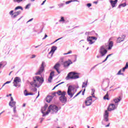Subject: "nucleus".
<instances>
[{
    "label": "nucleus",
    "instance_id": "18",
    "mask_svg": "<svg viewBox=\"0 0 128 128\" xmlns=\"http://www.w3.org/2000/svg\"><path fill=\"white\" fill-rule=\"evenodd\" d=\"M110 2L112 8H114V6H116V3L118 2V0H115L114 1L112 0H110Z\"/></svg>",
    "mask_w": 128,
    "mask_h": 128
},
{
    "label": "nucleus",
    "instance_id": "36",
    "mask_svg": "<svg viewBox=\"0 0 128 128\" xmlns=\"http://www.w3.org/2000/svg\"><path fill=\"white\" fill-rule=\"evenodd\" d=\"M82 90L80 91L74 98H76V96H78L79 94H80L82 93Z\"/></svg>",
    "mask_w": 128,
    "mask_h": 128
},
{
    "label": "nucleus",
    "instance_id": "16",
    "mask_svg": "<svg viewBox=\"0 0 128 128\" xmlns=\"http://www.w3.org/2000/svg\"><path fill=\"white\" fill-rule=\"evenodd\" d=\"M60 64L59 63H57L55 64V66L54 67V70H56L58 74H60V71L58 70V68H60Z\"/></svg>",
    "mask_w": 128,
    "mask_h": 128
},
{
    "label": "nucleus",
    "instance_id": "2",
    "mask_svg": "<svg viewBox=\"0 0 128 128\" xmlns=\"http://www.w3.org/2000/svg\"><path fill=\"white\" fill-rule=\"evenodd\" d=\"M118 108V106L114 104H110L108 108V110H105V112L103 116V120L104 122H108V114L110 113L108 112H112V110H114L116 108Z\"/></svg>",
    "mask_w": 128,
    "mask_h": 128
},
{
    "label": "nucleus",
    "instance_id": "45",
    "mask_svg": "<svg viewBox=\"0 0 128 128\" xmlns=\"http://www.w3.org/2000/svg\"><path fill=\"white\" fill-rule=\"evenodd\" d=\"M62 37L58 38V39L56 40L54 42H58V40H62Z\"/></svg>",
    "mask_w": 128,
    "mask_h": 128
},
{
    "label": "nucleus",
    "instance_id": "47",
    "mask_svg": "<svg viewBox=\"0 0 128 128\" xmlns=\"http://www.w3.org/2000/svg\"><path fill=\"white\" fill-rule=\"evenodd\" d=\"M48 36L46 35V34H45L44 38H42V40H46V38H48Z\"/></svg>",
    "mask_w": 128,
    "mask_h": 128
},
{
    "label": "nucleus",
    "instance_id": "6",
    "mask_svg": "<svg viewBox=\"0 0 128 128\" xmlns=\"http://www.w3.org/2000/svg\"><path fill=\"white\" fill-rule=\"evenodd\" d=\"M22 80L20 77H16L14 78L13 84L14 86H16V88H20V82Z\"/></svg>",
    "mask_w": 128,
    "mask_h": 128
},
{
    "label": "nucleus",
    "instance_id": "12",
    "mask_svg": "<svg viewBox=\"0 0 128 128\" xmlns=\"http://www.w3.org/2000/svg\"><path fill=\"white\" fill-rule=\"evenodd\" d=\"M59 100L60 102H62V104H66L67 100L66 97V94H63L62 96H60L59 98Z\"/></svg>",
    "mask_w": 128,
    "mask_h": 128
},
{
    "label": "nucleus",
    "instance_id": "11",
    "mask_svg": "<svg viewBox=\"0 0 128 128\" xmlns=\"http://www.w3.org/2000/svg\"><path fill=\"white\" fill-rule=\"evenodd\" d=\"M48 104H45L44 106L42 108L41 111H42V116H48V114H46V113L44 112L46 110V108H48Z\"/></svg>",
    "mask_w": 128,
    "mask_h": 128
},
{
    "label": "nucleus",
    "instance_id": "8",
    "mask_svg": "<svg viewBox=\"0 0 128 128\" xmlns=\"http://www.w3.org/2000/svg\"><path fill=\"white\" fill-rule=\"evenodd\" d=\"M98 38L96 36H88L87 37V41L89 42V44H94V42L92 40H96Z\"/></svg>",
    "mask_w": 128,
    "mask_h": 128
},
{
    "label": "nucleus",
    "instance_id": "5",
    "mask_svg": "<svg viewBox=\"0 0 128 128\" xmlns=\"http://www.w3.org/2000/svg\"><path fill=\"white\" fill-rule=\"evenodd\" d=\"M76 74H78V72H69L66 77V80H76V78H80V76Z\"/></svg>",
    "mask_w": 128,
    "mask_h": 128
},
{
    "label": "nucleus",
    "instance_id": "53",
    "mask_svg": "<svg viewBox=\"0 0 128 128\" xmlns=\"http://www.w3.org/2000/svg\"><path fill=\"white\" fill-rule=\"evenodd\" d=\"M85 34L86 36H90V32H86L85 33Z\"/></svg>",
    "mask_w": 128,
    "mask_h": 128
},
{
    "label": "nucleus",
    "instance_id": "63",
    "mask_svg": "<svg viewBox=\"0 0 128 128\" xmlns=\"http://www.w3.org/2000/svg\"><path fill=\"white\" fill-rule=\"evenodd\" d=\"M38 46H40V45H38V46H35L36 48H38Z\"/></svg>",
    "mask_w": 128,
    "mask_h": 128
},
{
    "label": "nucleus",
    "instance_id": "34",
    "mask_svg": "<svg viewBox=\"0 0 128 128\" xmlns=\"http://www.w3.org/2000/svg\"><path fill=\"white\" fill-rule=\"evenodd\" d=\"M122 70L121 69V70H120L119 71H118V72L117 73V76H120V75H122V74H124V73H122Z\"/></svg>",
    "mask_w": 128,
    "mask_h": 128
},
{
    "label": "nucleus",
    "instance_id": "10",
    "mask_svg": "<svg viewBox=\"0 0 128 128\" xmlns=\"http://www.w3.org/2000/svg\"><path fill=\"white\" fill-rule=\"evenodd\" d=\"M92 96H90L89 97L86 98L85 101V104L87 106H90L92 104Z\"/></svg>",
    "mask_w": 128,
    "mask_h": 128
},
{
    "label": "nucleus",
    "instance_id": "50",
    "mask_svg": "<svg viewBox=\"0 0 128 128\" xmlns=\"http://www.w3.org/2000/svg\"><path fill=\"white\" fill-rule=\"evenodd\" d=\"M94 32H89V36H92V34Z\"/></svg>",
    "mask_w": 128,
    "mask_h": 128
},
{
    "label": "nucleus",
    "instance_id": "19",
    "mask_svg": "<svg viewBox=\"0 0 128 128\" xmlns=\"http://www.w3.org/2000/svg\"><path fill=\"white\" fill-rule=\"evenodd\" d=\"M56 94H58V96H63V94H66V92L65 91L62 92V90H59L56 92Z\"/></svg>",
    "mask_w": 128,
    "mask_h": 128
},
{
    "label": "nucleus",
    "instance_id": "39",
    "mask_svg": "<svg viewBox=\"0 0 128 128\" xmlns=\"http://www.w3.org/2000/svg\"><path fill=\"white\" fill-rule=\"evenodd\" d=\"M97 66H98V64H97L95 65L94 66L92 67L90 70V72H92V70H94V68H96V67Z\"/></svg>",
    "mask_w": 128,
    "mask_h": 128
},
{
    "label": "nucleus",
    "instance_id": "56",
    "mask_svg": "<svg viewBox=\"0 0 128 128\" xmlns=\"http://www.w3.org/2000/svg\"><path fill=\"white\" fill-rule=\"evenodd\" d=\"M46 2V0H44L42 4H41V6H44V2Z\"/></svg>",
    "mask_w": 128,
    "mask_h": 128
},
{
    "label": "nucleus",
    "instance_id": "28",
    "mask_svg": "<svg viewBox=\"0 0 128 128\" xmlns=\"http://www.w3.org/2000/svg\"><path fill=\"white\" fill-rule=\"evenodd\" d=\"M86 86H88V81H86V82H84L82 83V88H86Z\"/></svg>",
    "mask_w": 128,
    "mask_h": 128
},
{
    "label": "nucleus",
    "instance_id": "33",
    "mask_svg": "<svg viewBox=\"0 0 128 128\" xmlns=\"http://www.w3.org/2000/svg\"><path fill=\"white\" fill-rule=\"evenodd\" d=\"M24 0H13V2H17V4H20V2H22Z\"/></svg>",
    "mask_w": 128,
    "mask_h": 128
},
{
    "label": "nucleus",
    "instance_id": "62",
    "mask_svg": "<svg viewBox=\"0 0 128 128\" xmlns=\"http://www.w3.org/2000/svg\"><path fill=\"white\" fill-rule=\"evenodd\" d=\"M108 126H110V123L108 124H107L106 126V128H108Z\"/></svg>",
    "mask_w": 128,
    "mask_h": 128
},
{
    "label": "nucleus",
    "instance_id": "27",
    "mask_svg": "<svg viewBox=\"0 0 128 128\" xmlns=\"http://www.w3.org/2000/svg\"><path fill=\"white\" fill-rule=\"evenodd\" d=\"M53 54H54V53L50 52L48 55V58H52Z\"/></svg>",
    "mask_w": 128,
    "mask_h": 128
},
{
    "label": "nucleus",
    "instance_id": "38",
    "mask_svg": "<svg viewBox=\"0 0 128 128\" xmlns=\"http://www.w3.org/2000/svg\"><path fill=\"white\" fill-rule=\"evenodd\" d=\"M12 108H13L14 112L16 114V106H13Z\"/></svg>",
    "mask_w": 128,
    "mask_h": 128
},
{
    "label": "nucleus",
    "instance_id": "61",
    "mask_svg": "<svg viewBox=\"0 0 128 128\" xmlns=\"http://www.w3.org/2000/svg\"><path fill=\"white\" fill-rule=\"evenodd\" d=\"M6 96L7 97H8V96H12V94H9V95H6Z\"/></svg>",
    "mask_w": 128,
    "mask_h": 128
},
{
    "label": "nucleus",
    "instance_id": "46",
    "mask_svg": "<svg viewBox=\"0 0 128 128\" xmlns=\"http://www.w3.org/2000/svg\"><path fill=\"white\" fill-rule=\"evenodd\" d=\"M86 92V88L82 92V96H84V92Z\"/></svg>",
    "mask_w": 128,
    "mask_h": 128
},
{
    "label": "nucleus",
    "instance_id": "59",
    "mask_svg": "<svg viewBox=\"0 0 128 128\" xmlns=\"http://www.w3.org/2000/svg\"><path fill=\"white\" fill-rule=\"evenodd\" d=\"M32 20H34V18L30 19L29 20H28V22H32Z\"/></svg>",
    "mask_w": 128,
    "mask_h": 128
},
{
    "label": "nucleus",
    "instance_id": "31",
    "mask_svg": "<svg viewBox=\"0 0 128 128\" xmlns=\"http://www.w3.org/2000/svg\"><path fill=\"white\" fill-rule=\"evenodd\" d=\"M128 68V63H126L125 66L122 69V71L123 72H124L126 70V68Z\"/></svg>",
    "mask_w": 128,
    "mask_h": 128
},
{
    "label": "nucleus",
    "instance_id": "20",
    "mask_svg": "<svg viewBox=\"0 0 128 128\" xmlns=\"http://www.w3.org/2000/svg\"><path fill=\"white\" fill-rule=\"evenodd\" d=\"M114 46V42L110 41L109 42L108 44V50H110L112 49V48Z\"/></svg>",
    "mask_w": 128,
    "mask_h": 128
},
{
    "label": "nucleus",
    "instance_id": "4",
    "mask_svg": "<svg viewBox=\"0 0 128 128\" xmlns=\"http://www.w3.org/2000/svg\"><path fill=\"white\" fill-rule=\"evenodd\" d=\"M76 92V86L72 85L69 86L67 91L68 96H69L70 98H72V96H74Z\"/></svg>",
    "mask_w": 128,
    "mask_h": 128
},
{
    "label": "nucleus",
    "instance_id": "29",
    "mask_svg": "<svg viewBox=\"0 0 128 128\" xmlns=\"http://www.w3.org/2000/svg\"><path fill=\"white\" fill-rule=\"evenodd\" d=\"M126 6V3H124V4H120L118 6V8H124V6Z\"/></svg>",
    "mask_w": 128,
    "mask_h": 128
},
{
    "label": "nucleus",
    "instance_id": "43",
    "mask_svg": "<svg viewBox=\"0 0 128 128\" xmlns=\"http://www.w3.org/2000/svg\"><path fill=\"white\" fill-rule=\"evenodd\" d=\"M86 6H87L88 8H90V6H92V4L88 3V4H87Z\"/></svg>",
    "mask_w": 128,
    "mask_h": 128
},
{
    "label": "nucleus",
    "instance_id": "1",
    "mask_svg": "<svg viewBox=\"0 0 128 128\" xmlns=\"http://www.w3.org/2000/svg\"><path fill=\"white\" fill-rule=\"evenodd\" d=\"M44 82V78H41L38 76H36L33 78V81L30 82V85L34 88H32L33 92H36L38 89L36 88H40V84Z\"/></svg>",
    "mask_w": 128,
    "mask_h": 128
},
{
    "label": "nucleus",
    "instance_id": "22",
    "mask_svg": "<svg viewBox=\"0 0 128 128\" xmlns=\"http://www.w3.org/2000/svg\"><path fill=\"white\" fill-rule=\"evenodd\" d=\"M52 100V96H48L46 98V102H50Z\"/></svg>",
    "mask_w": 128,
    "mask_h": 128
},
{
    "label": "nucleus",
    "instance_id": "15",
    "mask_svg": "<svg viewBox=\"0 0 128 128\" xmlns=\"http://www.w3.org/2000/svg\"><path fill=\"white\" fill-rule=\"evenodd\" d=\"M72 60H68L65 62L64 63V68H68V66H70V64H72Z\"/></svg>",
    "mask_w": 128,
    "mask_h": 128
},
{
    "label": "nucleus",
    "instance_id": "64",
    "mask_svg": "<svg viewBox=\"0 0 128 128\" xmlns=\"http://www.w3.org/2000/svg\"><path fill=\"white\" fill-rule=\"evenodd\" d=\"M22 106L23 108H24V106H26V104H24Z\"/></svg>",
    "mask_w": 128,
    "mask_h": 128
},
{
    "label": "nucleus",
    "instance_id": "7",
    "mask_svg": "<svg viewBox=\"0 0 128 128\" xmlns=\"http://www.w3.org/2000/svg\"><path fill=\"white\" fill-rule=\"evenodd\" d=\"M108 53V50L106 49V46H102L100 47V54H101V56H104Z\"/></svg>",
    "mask_w": 128,
    "mask_h": 128
},
{
    "label": "nucleus",
    "instance_id": "9",
    "mask_svg": "<svg viewBox=\"0 0 128 128\" xmlns=\"http://www.w3.org/2000/svg\"><path fill=\"white\" fill-rule=\"evenodd\" d=\"M44 62H42L40 67V68L39 69L38 72L36 73V76H38L40 74H42L44 70Z\"/></svg>",
    "mask_w": 128,
    "mask_h": 128
},
{
    "label": "nucleus",
    "instance_id": "26",
    "mask_svg": "<svg viewBox=\"0 0 128 128\" xmlns=\"http://www.w3.org/2000/svg\"><path fill=\"white\" fill-rule=\"evenodd\" d=\"M24 94L26 96H32L33 94L31 93H28L26 90H25L24 91Z\"/></svg>",
    "mask_w": 128,
    "mask_h": 128
},
{
    "label": "nucleus",
    "instance_id": "3",
    "mask_svg": "<svg viewBox=\"0 0 128 128\" xmlns=\"http://www.w3.org/2000/svg\"><path fill=\"white\" fill-rule=\"evenodd\" d=\"M60 108V107H58V106L54 104H50L48 107V110L46 112V114H48L50 112H52V114H56Z\"/></svg>",
    "mask_w": 128,
    "mask_h": 128
},
{
    "label": "nucleus",
    "instance_id": "58",
    "mask_svg": "<svg viewBox=\"0 0 128 128\" xmlns=\"http://www.w3.org/2000/svg\"><path fill=\"white\" fill-rule=\"evenodd\" d=\"M106 60H108V58H106V59L102 62H106Z\"/></svg>",
    "mask_w": 128,
    "mask_h": 128
},
{
    "label": "nucleus",
    "instance_id": "37",
    "mask_svg": "<svg viewBox=\"0 0 128 128\" xmlns=\"http://www.w3.org/2000/svg\"><path fill=\"white\" fill-rule=\"evenodd\" d=\"M74 62H76V60L78 58V55L74 54Z\"/></svg>",
    "mask_w": 128,
    "mask_h": 128
},
{
    "label": "nucleus",
    "instance_id": "21",
    "mask_svg": "<svg viewBox=\"0 0 128 128\" xmlns=\"http://www.w3.org/2000/svg\"><path fill=\"white\" fill-rule=\"evenodd\" d=\"M22 12L20 11H18V12H16L14 13V15L12 16V18H16V16H18L19 14H20V13Z\"/></svg>",
    "mask_w": 128,
    "mask_h": 128
},
{
    "label": "nucleus",
    "instance_id": "25",
    "mask_svg": "<svg viewBox=\"0 0 128 128\" xmlns=\"http://www.w3.org/2000/svg\"><path fill=\"white\" fill-rule=\"evenodd\" d=\"M104 100H110L108 98V92H107L106 94L104 96Z\"/></svg>",
    "mask_w": 128,
    "mask_h": 128
},
{
    "label": "nucleus",
    "instance_id": "17",
    "mask_svg": "<svg viewBox=\"0 0 128 128\" xmlns=\"http://www.w3.org/2000/svg\"><path fill=\"white\" fill-rule=\"evenodd\" d=\"M54 71H52L50 73V76L48 78V82H52V76H54Z\"/></svg>",
    "mask_w": 128,
    "mask_h": 128
},
{
    "label": "nucleus",
    "instance_id": "35",
    "mask_svg": "<svg viewBox=\"0 0 128 128\" xmlns=\"http://www.w3.org/2000/svg\"><path fill=\"white\" fill-rule=\"evenodd\" d=\"M30 4H28L26 6L25 9H26V10H28V8H30Z\"/></svg>",
    "mask_w": 128,
    "mask_h": 128
},
{
    "label": "nucleus",
    "instance_id": "57",
    "mask_svg": "<svg viewBox=\"0 0 128 128\" xmlns=\"http://www.w3.org/2000/svg\"><path fill=\"white\" fill-rule=\"evenodd\" d=\"M56 92L52 93V96H56Z\"/></svg>",
    "mask_w": 128,
    "mask_h": 128
},
{
    "label": "nucleus",
    "instance_id": "24",
    "mask_svg": "<svg viewBox=\"0 0 128 128\" xmlns=\"http://www.w3.org/2000/svg\"><path fill=\"white\" fill-rule=\"evenodd\" d=\"M124 37L122 38H118L117 40V42H124Z\"/></svg>",
    "mask_w": 128,
    "mask_h": 128
},
{
    "label": "nucleus",
    "instance_id": "32",
    "mask_svg": "<svg viewBox=\"0 0 128 128\" xmlns=\"http://www.w3.org/2000/svg\"><path fill=\"white\" fill-rule=\"evenodd\" d=\"M60 22H66V20H64V16H62L60 18V20H59Z\"/></svg>",
    "mask_w": 128,
    "mask_h": 128
},
{
    "label": "nucleus",
    "instance_id": "30",
    "mask_svg": "<svg viewBox=\"0 0 128 128\" xmlns=\"http://www.w3.org/2000/svg\"><path fill=\"white\" fill-rule=\"evenodd\" d=\"M24 10V8L21 6H18L15 8V10Z\"/></svg>",
    "mask_w": 128,
    "mask_h": 128
},
{
    "label": "nucleus",
    "instance_id": "52",
    "mask_svg": "<svg viewBox=\"0 0 128 128\" xmlns=\"http://www.w3.org/2000/svg\"><path fill=\"white\" fill-rule=\"evenodd\" d=\"M72 1V2H80V1H78V0H70Z\"/></svg>",
    "mask_w": 128,
    "mask_h": 128
},
{
    "label": "nucleus",
    "instance_id": "41",
    "mask_svg": "<svg viewBox=\"0 0 128 128\" xmlns=\"http://www.w3.org/2000/svg\"><path fill=\"white\" fill-rule=\"evenodd\" d=\"M94 92H96V90L92 89V96H94Z\"/></svg>",
    "mask_w": 128,
    "mask_h": 128
},
{
    "label": "nucleus",
    "instance_id": "55",
    "mask_svg": "<svg viewBox=\"0 0 128 128\" xmlns=\"http://www.w3.org/2000/svg\"><path fill=\"white\" fill-rule=\"evenodd\" d=\"M11 81H8L6 82H5V84H10Z\"/></svg>",
    "mask_w": 128,
    "mask_h": 128
},
{
    "label": "nucleus",
    "instance_id": "40",
    "mask_svg": "<svg viewBox=\"0 0 128 128\" xmlns=\"http://www.w3.org/2000/svg\"><path fill=\"white\" fill-rule=\"evenodd\" d=\"M64 82H62L56 85V86H54V88H57V86H60V84H64Z\"/></svg>",
    "mask_w": 128,
    "mask_h": 128
},
{
    "label": "nucleus",
    "instance_id": "60",
    "mask_svg": "<svg viewBox=\"0 0 128 128\" xmlns=\"http://www.w3.org/2000/svg\"><path fill=\"white\" fill-rule=\"evenodd\" d=\"M40 96V92H38V96H36V98H38Z\"/></svg>",
    "mask_w": 128,
    "mask_h": 128
},
{
    "label": "nucleus",
    "instance_id": "49",
    "mask_svg": "<svg viewBox=\"0 0 128 128\" xmlns=\"http://www.w3.org/2000/svg\"><path fill=\"white\" fill-rule=\"evenodd\" d=\"M40 124H42V122H44V118H40Z\"/></svg>",
    "mask_w": 128,
    "mask_h": 128
},
{
    "label": "nucleus",
    "instance_id": "42",
    "mask_svg": "<svg viewBox=\"0 0 128 128\" xmlns=\"http://www.w3.org/2000/svg\"><path fill=\"white\" fill-rule=\"evenodd\" d=\"M10 16H14V10H11L10 12Z\"/></svg>",
    "mask_w": 128,
    "mask_h": 128
},
{
    "label": "nucleus",
    "instance_id": "51",
    "mask_svg": "<svg viewBox=\"0 0 128 128\" xmlns=\"http://www.w3.org/2000/svg\"><path fill=\"white\" fill-rule=\"evenodd\" d=\"M72 54V50H70L68 52H67L68 54Z\"/></svg>",
    "mask_w": 128,
    "mask_h": 128
},
{
    "label": "nucleus",
    "instance_id": "13",
    "mask_svg": "<svg viewBox=\"0 0 128 128\" xmlns=\"http://www.w3.org/2000/svg\"><path fill=\"white\" fill-rule=\"evenodd\" d=\"M16 102L14 100V98H12V96H11L10 100L9 102V106H10V108L16 106Z\"/></svg>",
    "mask_w": 128,
    "mask_h": 128
},
{
    "label": "nucleus",
    "instance_id": "23",
    "mask_svg": "<svg viewBox=\"0 0 128 128\" xmlns=\"http://www.w3.org/2000/svg\"><path fill=\"white\" fill-rule=\"evenodd\" d=\"M56 48H58L56 47V46H52L51 48V50L50 51L51 52H52V54L54 53V52H56Z\"/></svg>",
    "mask_w": 128,
    "mask_h": 128
},
{
    "label": "nucleus",
    "instance_id": "14",
    "mask_svg": "<svg viewBox=\"0 0 128 128\" xmlns=\"http://www.w3.org/2000/svg\"><path fill=\"white\" fill-rule=\"evenodd\" d=\"M122 100V98H120V96H119L118 98H116L113 100L115 104L118 106V102Z\"/></svg>",
    "mask_w": 128,
    "mask_h": 128
},
{
    "label": "nucleus",
    "instance_id": "54",
    "mask_svg": "<svg viewBox=\"0 0 128 128\" xmlns=\"http://www.w3.org/2000/svg\"><path fill=\"white\" fill-rule=\"evenodd\" d=\"M36 56L34 54H32L31 58H36Z\"/></svg>",
    "mask_w": 128,
    "mask_h": 128
},
{
    "label": "nucleus",
    "instance_id": "48",
    "mask_svg": "<svg viewBox=\"0 0 128 128\" xmlns=\"http://www.w3.org/2000/svg\"><path fill=\"white\" fill-rule=\"evenodd\" d=\"M112 56V54H110L108 55V56H106V58L107 59H108V58H110V56Z\"/></svg>",
    "mask_w": 128,
    "mask_h": 128
},
{
    "label": "nucleus",
    "instance_id": "44",
    "mask_svg": "<svg viewBox=\"0 0 128 128\" xmlns=\"http://www.w3.org/2000/svg\"><path fill=\"white\" fill-rule=\"evenodd\" d=\"M72 2L71 0L67 1L66 2V4H70Z\"/></svg>",
    "mask_w": 128,
    "mask_h": 128
}]
</instances>
